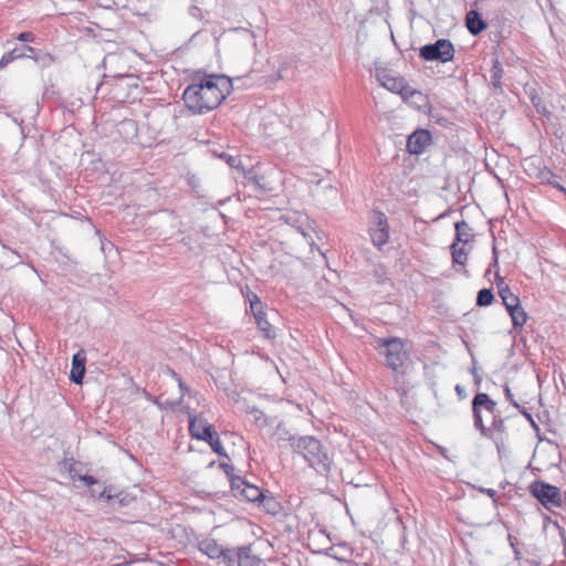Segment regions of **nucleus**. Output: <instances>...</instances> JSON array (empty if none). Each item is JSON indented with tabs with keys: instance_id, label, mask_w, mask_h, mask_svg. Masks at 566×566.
<instances>
[{
	"instance_id": "38",
	"label": "nucleus",
	"mask_w": 566,
	"mask_h": 566,
	"mask_svg": "<svg viewBox=\"0 0 566 566\" xmlns=\"http://www.w3.org/2000/svg\"><path fill=\"white\" fill-rule=\"evenodd\" d=\"M78 480H81L82 482H84L88 486L94 485V484L97 483V480L94 476L88 475V474L80 475Z\"/></svg>"
},
{
	"instance_id": "46",
	"label": "nucleus",
	"mask_w": 566,
	"mask_h": 566,
	"mask_svg": "<svg viewBox=\"0 0 566 566\" xmlns=\"http://www.w3.org/2000/svg\"><path fill=\"white\" fill-rule=\"evenodd\" d=\"M560 537L563 539V544H564V552L566 554V532L564 528L560 530Z\"/></svg>"
},
{
	"instance_id": "2",
	"label": "nucleus",
	"mask_w": 566,
	"mask_h": 566,
	"mask_svg": "<svg viewBox=\"0 0 566 566\" xmlns=\"http://www.w3.org/2000/svg\"><path fill=\"white\" fill-rule=\"evenodd\" d=\"M473 427L484 438L506 431L505 419L497 412L496 402L485 392H478L472 399Z\"/></svg>"
},
{
	"instance_id": "5",
	"label": "nucleus",
	"mask_w": 566,
	"mask_h": 566,
	"mask_svg": "<svg viewBox=\"0 0 566 566\" xmlns=\"http://www.w3.org/2000/svg\"><path fill=\"white\" fill-rule=\"evenodd\" d=\"M226 564L228 566H285L276 559H262L253 552L251 545L228 549Z\"/></svg>"
},
{
	"instance_id": "11",
	"label": "nucleus",
	"mask_w": 566,
	"mask_h": 566,
	"mask_svg": "<svg viewBox=\"0 0 566 566\" xmlns=\"http://www.w3.org/2000/svg\"><path fill=\"white\" fill-rule=\"evenodd\" d=\"M431 139L428 129H417L408 137L407 150L412 155H420L430 145Z\"/></svg>"
},
{
	"instance_id": "33",
	"label": "nucleus",
	"mask_w": 566,
	"mask_h": 566,
	"mask_svg": "<svg viewBox=\"0 0 566 566\" xmlns=\"http://www.w3.org/2000/svg\"><path fill=\"white\" fill-rule=\"evenodd\" d=\"M119 495H122L120 493L119 494H112L111 493V488H105L99 494H98V499H103L107 502H111L112 500H114L115 497H118Z\"/></svg>"
},
{
	"instance_id": "17",
	"label": "nucleus",
	"mask_w": 566,
	"mask_h": 566,
	"mask_svg": "<svg viewBox=\"0 0 566 566\" xmlns=\"http://www.w3.org/2000/svg\"><path fill=\"white\" fill-rule=\"evenodd\" d=\"M473 238L472 228L464 220L455 223V241L457 243H468Z\"/></svg>"
},
{
	"instance_id": "39",
	"label": "nucleus",
	"mask_w": 566,
	"mask_h": 566,
	"mask_svg": "<svg viewBox=\"0 0 566 566\" xmlns=\"http://www.w3.org/2000/svg\"><path fill=\"white\" fill-rule=\"evenodd\" d=\"M514 303L521 304L518 296L515 295L514 293L511 294L510 296H503V304H514Z\"/></svg>"
},
{
	"instance_id": "36",
	"label": "nucleus",
	"mask_w": 566,
	"mask_h": 566,
	"mask_svg": "<svg viewBox=\"0 0 566 566\" xmlns=\"http://www.w3.org/2000/svg\"><path fill=\"white\" fill-rule=\"evenodd\" d=\"M509 542H510V545L511 547L513 548V552H514V556H515V559H520L521 557V552L520 549L517 548V539L516 537L512 536V535H509Z\"/></svg>"
},
{
	"instance_id": "26",
	"label": "nucleus",
	"mask_w": 566,
	"mask_h": 566,
	"mask_svg": "<svg viewBox=\"0 0 566 566\" xmlns=\"http://www.w3.org/2000/svg\"><path fill=\"white\" fill-rule=\"evenodd\" d=\"M494 300V294L491 289H482L478 292L476 305L489 306Z\"/></svg>"
},
{
	"instance_id": "8",
	"label": "nucleus",
	"mask_w": 566,
	"mask_h": 566,
	"mask_svg": "<svg viewBox=\"0 0 566 566\" xmlns=\"http://www.w3.org/2000/svg\"><path fill=\"white\" fill-rule=\"evenodd\" d=\"M419 55L426 61H440L446 63L453 60L454 46L450 40L439 39L434 43L421 46Z\"/></svg>"
},
{
	"instance_id": "22",
	"label": "nucleus",
	"mask_w": 566,
	"mask_h": 566,
	"mask_svg": "<svg viewBox=\"0 0 566 566\" xmlns=\"http://www.w3.org/2000/svg\"><path fill=\"white\" fill-rule=\"evenodd\" d=\"M459 243L453 242L450 247L452 253V262L454 264L464 265L468 261V252L464 247L459 248Z\"/></svg>"
},
{
	"instance_id": "44",
	"label": "nucleus",
	"mask_w": 566,
	"mask_h": 566,
	"mask_svg": "<svg viewBox=\"0 0 566 566\" xmlns=\"http://www.w3.org/2000/svg\"><path fill=\"white\" fill-rule=\"evenodd\" d=\"M223 158H227V161L228 164L231 166V167H234L235 166V163H237V158L233 157V156H228L226 154L222 155Z\"/></svg>"
},
{
	"instance_id": "42",
	"label": "nucleus",
	"mask_w": 566,
	"mask_h": 566,
	"mask_svg": "<svg viewBox=\"0 0 566 566\" xmlns=\"http://www.w3.org/2000/svg\"><path fill=\"white\" fill-rule=\"evenodd\" d=\"M521 304L514 303V304H504L507 313L510 316L512 315L513 311H515Z\"/></svg>"
},
{
	"instance_id": "19",
	"label": "nucleus",
	"mask_w": 566,
	"mask_h": 566,
	"mask_svg": "<svg viewBox=\"0 0 566 566\" xmlns=\"http://www.w3.org/2000/svg\"><path fill=\"white\" fill-rule=\"evenodd\" d=\"M504 74L503 66L501 62L495 59L492 64L491 69V80H492V86L495 90L502 91V77Z\"/></svg>"
},
{
	"instance_id": "32",
	"label": "nucleus",
	"mask_w": 566,
	"mask_h": 566,
	"mask_svg": "<svg viewBox=\"0 0 566 566\" xmlns=\"http://www.w3.org/2000/svg\"><path fill=\"white\" fill-rule=\"evenodd\" d=\"M251 413L254 415V420L256 423L262 424V426L268 424L266 416L264 415L263 411H261L256 408H253L251 410Z\"/></svg>"
},
{
	"instance_id": "47",
	"label": "nucleus",
	"mask_w": 566,
	"mask_h": 566,
	"mask_svg": "<svg viewBox=\"0 0 566 566\" xmlns=\"http://www.w3.org/2000/svg\"><path fill=\"white\" fill-rule=\"evenodd\" d=\"M483 492L486 493L491 497H494L496 494V491L493 489H485V490H483Z\"/></svg>"
},
{
	"instance_id": "37",
	"label": "nucleus",
	"mask_w": 566,
	"mask_h": 566,
	"mask_svg": "<svg viewBox=\"0 0 566 566\" xmlns=\"http://www.w3.org/2000/svg\"><path fill=\"white\" fill-rule=\"evenodd\" d=\"M497 289H499V295L502 300H503V296H510L511 294H513V292L511 291V289L507 285L502 286L501 283H497Z\"/></svg>"
},
{
	"instance_id": "9",
	"label": "nucleus",
	"mask_w": 566,
	"mask_h": 566,
	"mask_svg": "<svg viewBox=\"0 0 566 566\" xmlns=\"http://www.w3.org/2000/svg\"><path fill=\"white\" fill-rule=\"evenodd\" d=\"M189 433L191 438L205 441L210 440L211 434L216 431L202 415L188 412Z\"/></svg>"
},
{
	"instance_id": "10",
	"label": "nucleus",
	"mask_w": 566,
	"mask_h": 566,
	"mask_svg": "<svg viewBox=\"0 0 566 566\" xmlns=\"http://www.w3.org/2000/svg\"><path fill=\"white\" fill-rule=\"evenodd\" d=\"M373 222L376 226L369 230L373 244L377 248H381L389 240L387 217L382 211H374Z\"/></svg>"
},
{
	"instance_id": "13",
	"label": "nucleus",
	"mask_w": 566,
	"mask_h": 566,
	"mask_svg": "<svg viewBox=\"0 0 566 566\" xmlns=\"http://www.w3.org/2000/svg\"><path fill=\"white\" fill-rule=\"evenodd\" d=\"M199 549L210 558H222L226 563L229 548H223L214 539L207 538L199 543Z\"/></svg>"
},
{
	"instance_id": "14",
	"label": "nucleus",
	"mask_w": 566,
	"mask_h": 566,
	"mask_svg": "<svg viewBox=\"0 0 566 566\" xmlns=\"http://www.w3.org/2000/svg\"><path fill=\"white\" fill-rule=\"evenodd\" d=\"M86 358L83 352L76 353L72 358V369L70 373V379L72 382L80 385L83 381L85 374Z\"/></svg>"
},
{
	"instance_id": "34",
	"label": "nucleus",
	"mask_w": 566,
	"mask_h": 566,
	"mask_svg": "<svg viewBox=\"0 0 566 566\" xmlns=\"http://www.w3.org/2000/svg\"><path fill=\"white\" fill-rule=\"evenodd\" d=\"M517 410L528 420V422L535 430H538L537 423L535 422V420L533 419V416L527 411V409L525 407L522 406Z\"/></svg>"
},
{
	"instance_id": "43",
	"label": "nucleus",
	"mask_w": 566,
	"mask_h": 566,
	"mask_svg": "<svg viewBox=\"0 0 566 566\" xmlns=\"http://www.w3.org/2000/svg\"><path fill=\"white\" fill-rule=\"evenodd\" d=\"M123 128H129L132 130H136L135 123L133 120H127L122 123Z\"/></svg>"
},
{
	"instance_id": "21",
	"label": "nucleus",
	"mask_w": 566,
	"mask_h": 566,
	"mask_svg": "<svg viewBox=\"0 0 566 566\" xmlns=\"http://www.w3.org/2000/svg\"><path fill=\"white\" fill-rule=\"evenodd\" d=\"M231 32L237 34L241 41L245 42L253 50L256 48L255 35L252 31L244 28H234Z\"/></svg>"
},
{
	"instance_id": "45",
	"label": "nucleus",
	"mask_w": 566,
	"mask_h": 566,
	"mask_svg": "<svg viewBox=\"0 0 566 566\" xmlns=\"http://www.w3.org/2000/svg\"><path fill=\"white\" fill-rule=\"evenodd\" d=\"M177 380H178V384H179V388H180L181 395L184 396L185 392L188 391V387L181 381L180 377H177Z\"/></svg>"
},
{
	"instance_id": "3",
	"label": "nucleus",
	"mask_w": 566,
	"mask_h": 566,
	"mask_svg": "<svg viewBox=\"0 0 566 566\" xmlns=\"http://www.w3.org/2000/svg\"><path fill=\"white\" fill-rule=\"evenodd\" d=\"M292 451L301 455L319 475L327 476L332 471L333 461L322 442L313 436H291Z\"/></svg>"
},
{
	"instance_id": "30",
	"label": "nucleus",
	"mask_w": 566,
	"mask_h": 566,
	"mask_svg": "<svg viewBox=\"0 0 566 566\" xmlns=\"http://www.w3.org/2000/svg\"><path fill=\"white\" fill-rule=\"evenodd\" d=\"M219 467L226 473L227 478L229 479L230 486L232 488V480L238 476L234 473V471H235L234 467L229 463H226V462L220 463Z\"/></svg>"
},
{
	"instance_id": "50",
	"label": "nucleus",
	"mask_w": 566,
	"mask_h": 566,
	"mask_svg": "<svg viewBox=\"0 0 566 566\" xmlns=\"http://www.w3.org/2000/svg\"><path fill=\"white\" fill-rule=\"evenodd\" d=\"M118 500V503L120 506L123 505H126V501H125V497H120V495L118 497H116Z\"/></svg>"
},
{
	"instance_id": "29",
	"label": "nucleus",
	"mask_w": 566,
	"mask_h": 566,
	"mask_svg": "<svg viewBox=\"0 0 566 566\" xmlns=\"http://www.w3.org/2000/svg\"><path fill=\"white\" fill-rule=\"evenodd\" d=\"M250 311L254 316V319L256 318V315H261L264 313L263 304L259 296L255 294H253L252 297H250Z\"/></svg>"
},
{
	"instance_id": "53",
	"label": "nucleus",
	"mask_w": 566,
	"mask_h": 566,
	"mask_svg": "<svg viewBox=\"0 0 566 566\" xmlns=\"http://www.w3.org/2000/svg\"><path fill=\"white\" fill-rule=\"evenodd\" d=\"M563 500H564V505L562 506V509H566V491H565V494L563 496Z\"/></svg>"
},
{
	"instance_id": "25",
	"label": "nucleus",
	"mask_w": 566,
	"mask_h": 566,
	"mask_svg": "<svg viewBox=\"0 0 566 566\" xmlns=\"http://www.w3.org/2000/svg\"><path fill=\"white\" fill-rule=\"evenodd\" d=\"M513 327L522 328L527 321V314L524 308L520 305L511 315Z\"/></svg>"
},
{
	"instance_id": "7",
	"label": "nucleus",
	"mask_w": 566,
	"mask_h": 566,
	"mask_svg": "<svg viewBox=\"0 0 566 566\" xmlns=\"http://www.w3.org/2000/svg\"><path fill=\"white\" fill-rule=\"evenodd\" d=\"M231 492L234 497L247 502H268L276 505V501L266 496L264 492L256 485L249 483L244 478L237 476L232 480Z\"/></svg>"
},
{
	"instance_id": "24",
	"label": "nucleus",
	"mask_w": 566,
	"mask_h": 566,
	"mask_svg": "<svg viewBox=\"0 0 566 566\" xmlns=\"http://www.w3.org/2000/svg\"><path fill=\"white\" fill-rule=\"evenodd\" d=\"M205 442H207L210 446V448L212 449V451L214 453H217L219 457L228 458V453L226 452L217 431H214L211 434L210 440H205Z\"/></svg>"
},
{
	"instance_id": "20",
	"label": "nucleus",
	"mask_w": 566,
	"mask_h": 566,
	"mask_svg": "<svg viewBox=\"0 0 566 566\" xmlns=\"http://www.w3.org/2000/svg\"><path fill=\"white\" fill-rule=\"evenodd\" d=\"M379 80L381 81V84L390 92L400 93L403 88L402 78L390 77L388 75H379Z\"/></svg>"
},
{
	"instance_id": "27",
	"label": "nucleus",
	"mask_w": 566,
	"mask_h": 566,
	"mask_svg": "<svg viewBox=\"0 0 566 566\" xmlns=\"http://www.w3.org/2000/svg\"><path fill=\"white\" fill-rule=\"evenodd\" d=\"M544 166H542L541 160L538 159H526L524 163V170L530 177H534L537 179V171L542 170Z\"/></svg>"
},
{
	"instance_id": "40",
	"label": "nucleus",
	"mask_w": 566,
	"mask_h": 566,
	"mask_svg": "<svg viewBox=\"0 0 566 566\" xmlns=\"http://www.w3.org/2000/svg\"><path fill=\"white\" fill-rule=\"evenodd\" d=\"M260 504H262L264 506V509L269 512V513H272V514H275L276 513V507L279 506V504L276 503V505L274 504H271V503H268V502H259Z\"/></svg>"
},
{
	"instance_id": "15",
	"label": "nucleus",
	"mask_w": 566,
	"mask_h": 566,
	"mask_svg": "<svg viewBox=\"0 0 566 566\" xmlns=\"http://www.w3.org/2000/svg\"><path fill=\"white\" fill-rule=\"evenodd\" d=\"M465 25L472 35H479L486 28V22L476 10H470L465 15Z\"/></svg>"
},
{
	"instance_id": "31",
	"label": "nucleus",
	"mask_w": 566,
	"mask_h": 566,
	"mask_svg": "<svg viewBox=\"0 0 566 566\" xmlns=\"http://www.w3.org/2000/svg\"><path fill=\"white\" fill-rule=\"evenodd\" d=\"M504 396L506 398L507 401H510V403L515 407L516 409L521 408L522 406L515 400L514 398V395L511 390V388L509 387V385H505L504 386Z\"/></svg>"
},
{
	"instance_id": "51",
	"label": "nucleus",
	"mask_w": 566,
	"mask_h": 566,
	"mask_svg": "<svg viewBox=\"0 0 566 566\" xmlns=\"http://www.w3.org/2000/svg\"><path fill=\"white\" fill-rule=\"evenodd\" d=\"M280 78H282L281 70L276 73V75L272 78V81H277Z\"/></svg>"
},
{
	"instance_id": "6",
	"label": "nucleus",
	"mask_w": 566,
	"mask_h": 566,
	"mask_svg": "<svg viewBox=\"0 0 566 566\" xmlns=\"http://www.w3.org/2000/svg\"><path fill=\"white\" fill-rule=\"evenodd\" d=\"M530 493L547 510L564 505L560 490L545 481L536 480L531 483Z\"/></svg>"
},
{
	"instance_id": "54",
	"label": "nucleus",
	"mask_w": 566,
	"mask_h": 566,
	"mask_svg": "<svg viewBox=\"0 0 566 566\" xmlns=\"http://www.w3.org/2000/svg\"><path fill=\"white\" fill-rule=\"evenodd\" d=\"M69 472L72 473L73 472V468H72V464L70 465L69 468Z\"/></svg>"
},
{
	"instance_id": "12",
	"label": "nucleus",
	"mask_w": 566,
	"mask_h": 566,
	"mask_svg": "<svg viewBox=\"0 0 566 566\" xmlns=\"http://www.w3.org/2000/svg\"><path fill=\"white\" fill-rule=\"evenodd\" d=\"M32 53H34V48L30 45H20L14 49L6 52L0 60V70L9 65L15 60L28 57L32 59Z\"/></svg>"
},
{
	"instance_id": "49",
	"label": "nucleus",
	"mask_w": 566,
	"mask_h": 566,
	"mask_svg": "<svg viewBox=\"0 0 566 566\" xmlns=\"http://www.w3.org/2000/svg\"><path fill=\"white\" fill-rule=\"evenodd\" d=\"M495 281H496V284L501 283L502 286L506 285L504 283V279L502 276H500L497 273L495 274Z\"/></svg>"
},
{
	"instance_id": "28",
	"label": "nucleus",
	"mask_w": 566,
	"mask_h": 566,
	"mask_svg": "<svg viewBox=\"0 0 566 566\" xmlns=\"http://www.w3.org/2000/svg\"><path fill=\"white\" fill-rule=\"evenodd\" d=\"M32 60H34L40 66L48 67L50 66L54 59L50 53L36 52L34 49V53H32Z\"/></svg>"
},
{
	"instance_id": "23",
	"label": "nucleus",
	"mask_w": 566,
	"mask_h": 566,
	"mask_svg": "<svg viewBox=\"0 0 566 566\" xmlns=\"http://www.w3.org/2000/svg\"><path fill=\"white\" fill-rule=\"evenodd\" d=\"M526 94L528 98L531 99L533 106L536 108V111L541 114H546L547 109L545 107V104L543 103L542 97L538 95L536 88L530 87L526 90Z\"/></svg>"
},
{
	"instance_id": "18",
	"label": "nucleus",
	"mask_w": 566,
	"mask_h": 566,
	"mask_svg": "<svg viewBox=\"0 0 566 566\" xmlns=\"http://www.w3.org/2000/svg\"><path fill=\"white\" fill-rule=\"evenodd\" d=\"M255 324L265 338L272 339L275 337L274 328L268 321L265 312L261 315H256Z\"/></svg>"
},
{
	"instance_id": "16",
	"label": "nucleus",
	"mask_w": 566,
	"mask_h": 566,
	"mask_svg": "<svg viewBox=\"0 0 566 566\" xmlns=\"http://www.w3.org/2000/svg\"><path fill=\"white\" fill-rule=\"evenodd\" d=\"M537 180L541 184L549 185L559 191L566 193V188H564L557 180L558 176L555 175L549 168L543 167L542 170L537 171Z\"/></svg>"
},
{
	"instance_id": "52",
	"label": "nucleus",
	"mask_w": 566,
	"mask_h": 566,
	"mask_svg": "<svg viewBox=\"0 0 566 566\" xmlns=\"http://www.w3.org/2000/svg\"><path fill=\"white\" fill-rule=\"evenodd\" d=\"M260 180H261V178H260V177H254V178H253V181L255 182V185H258L259 187H262V186H261V181H260Z\"/></svg>"
},
{
	"instance_id": "1",
	"label": "nucleus",
	"mask_w": 566,
	"mask_h": 566,
	"mask_svg": "<svg viewBox=\"0 0 566 566\" xmlns=\"http://www.w3.org/2000/svg\"><path fill=\"white\" fill-rule=\"evenodd\" d=\"M232 91V81L226 75H205L184 91L182 99L192 114H206L217 108Z\"/></svg>"
},
{
	"instance_id": "48",
	"label": "nucleus",
	"mask_w": 566,
	"mask_h": 566,
	"mask_svg": "<svg viewBox=\"0 0 566 566\" xmlns=\"http://www.w3.org/2000/svg\"><path fill=\"white\" fill-rule=\"evenodd\" d=\"M493 264H497V251L495 245L493 247Z\"/></svg>"
},
{
	"instance_id": "41",
	"label": "nucleus",
	"mask_w": 566,
	"mask_h": 566,
	"mask_svg": "<svg viewBox=\"0 0 566 566\" xmlns=\"http://www.w3.org/2000/svg\"><path fill=\"white\" fill-rule=\"evenodd\" d=\"M454 390L460 399H464L467 397L465 389L461 385H457Z\"/></svg>"
},
{
	"instance_id": "35",
	"label": "nucleus",
	"mask_w": 566,
	"mask_h": 566,
	"mask_svg": "<svg viewBox=\"0 0 566 566\" xmlns=\"http://www.w3.org/2000/svg\"><path fill=\"white\" fill-rule=\"evenodd\" d=\"M35 39L34 34L32 32H21L17 35V40L20 42H33Z\"/></svg>"
},
{
	"instance_id": "4",
	"label": "nucleus",
	"mask_w": 566,
	"mask_h": 566,
	"mask_svg": "<svg viewBox=\"0 0 566 566\" xmlns=\"http://www.w3.org/2000/svg\"><path fill=\"white\" fill-rule=\"evenodd\" d=\"M378 346L384 348L380 354L385 356V364L397 374H405L409 353L406 349V340L399 337L379 338Z\"/></svg>"
}]
</instances>
